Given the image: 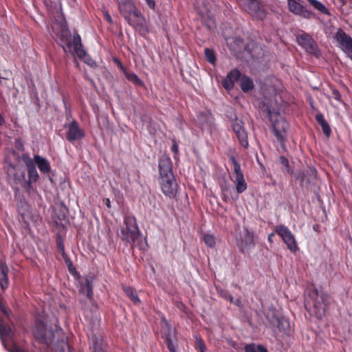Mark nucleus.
Wrapping results in <instances>:
<instances>
[{
    "label": "nucleus",
    "instance_id": "3c124183",
    "mask_svg": "<svg viewBox=\"0 0 352 352\" xmlns=\"http://www.w3.org/2000/svg\"><path fill=\"white\" fill-rule=\"evenodd\" d=\"M163 322H164V327H166V329L169 331L170 330V324L168 322V321L165 319L163 320Z\"/></svg>",
    "mask_w": 352,
    "mask_h": 352
},
{
    "label": "nucleus",
    "instance_id": "13d9d810",
    "mask_svg": "<svg viewBox=\"0 0 352 352\" xmlns=\"http://www.w3.org/2000/svg\"><path fill=\"white\" fill-rule=\"evenodd\" d=\"M12 155H13L14 156L16 155V153H15V152H13Z\"/></svg>",
    "mask_w": 352,
    "mask_h": 352
},
{
    "label": "nucleus",
    "instance_id": "2eb2a0df",
    "mask_svg": "<svg viewBox=\"0 0 352 352\" xmlns=\"http://www.w3.org/2000/svg\"><path fill=\"white\" fill-rule=\"evenodd\" d=\"M335 38L343 51L350 52L352 50V38L343 30H339L335 35Z\"/></svg>",
    "mask_w": 352,
    "mask_h": 352
},
{
    "label": "nucleus",
    "instance_id": "5701e85b",
    "mask_svg": "<svg viewBox=\"0 0 352 352\" xmlns=\"http://www.w3.org/2000/svg\"><path fill=\"white\" fill-rule=\"evenodd\" d=\"M0 337L1 339V342L4 345V347L7 349L6 342L9 338H11V329L4 324L1 320H0Z\"/></svg>",
    "mask_w": 352,
    "mask_h": 352
},
{
    "label": "nucleus",
    "instance_id": "37998d69",
    "mask_svg": "<svg viewBox=\"0 0 352 352\" xmlns=\"http://www.w3.org/2000/svg\"><path fill=\"white\" fill-rule=\"evenodd\" d=\"M239 3L243 8L245 10L246 6H248L253 0H237Z\"/></svg>",
    "mask_w": 352,
    "mask_h": 352
},
{
    "label": "nucleus",
    "instance_id": "c85d7f7f",
    "mask_svg": "<svg viewBox=\"0 0 352 352\" xmlns=\"http://www.w3.org/2000/svg\"><path fill=\"white\" fill-rule=\"evenodd\" d=\"M123 290L134 304L138 305L140 303V300L133 288L128 286H123Z\"/></svg>",
    "mask_w": 352,
    "mask_h": 352
},
{
    "label": "nucleus",
    "instance_id": "49530a36",
    "mask_svg": "<svg viewBox=\"0 0 352 352\" xmlns=\"http://www.w3.org/2000/svg\"><path fill=\"white\" fill-rule=\"evenodd\" d=\"M148 7L151 9L155 8V3L154 0H146Z\"/></svg>",
    "mask_w": 352,
    "mask_h": 352
},
{
    "label": "nucleus",
    "instance_id": "de8ad7c7",
    "mask_svg": "<svg viewBox=\"0 0 352 352\" xmlns=\"http://www.w3.org/2000/svg\"><path fill=\"white\" fill-rule=\"evenodd\" d=\"M104 17H105L106 20H107L109 23H113L112 18H111V16H110V14H109L108 12H104Z\"/></svg>",
    "mask_w": 352,
    "mask_h": 352
},
{
    "label": "nucleus",
    "instance_id": "a18cd8bd",
    "mask_svg": "<svg viewBox=\"0 0 352 352\" xmlns=\"http://www.w3.org/2000/svg\"><path fill=\"white\" fill-rule=\"evenodd\" d=\"M230 302L238 306V307H241V301L239 298H237L236 300L234 299V298L232 297V301H230Z\"/></svg>",
    "mask_w": 352,
    "mask_h": 352
},
{
    "label": "nucleus",
    "instance_id": "393cba45",
    "mask_svg": "<svg viewBox=\"0 0 352 352\" xmlns=\"http://www.w3.org/2000/svg\"><path fill=\"white\" fill-rule=\"evenodd\" d=\"M34 161H35V164H37L38 168L41 172L47 173L50 170V163L48 162V161L46 159H45L39 155H35Z\"/></svg>",
    "mask_w": 352,
    "mask_h": 352
},
{
    "label": "nucleus",
    "instance_id": "1a4fd4ad",
    "mask_svg": "<svg viewBox=\"0 0 352 352\" xmlns=\"http://www.w3.org/2000/svg\"><path fill=\"white\" fill-rule=\"evenodd\" d=\"M287 5L289 10L296 15L308 19L314 15V12L307 10L301 4L300 0H287Z\"/></svg>",
    "mask_w": 352,
    "mask_h": 352
},
{
    "label": "nucleus",
    "instance_id": "c9c22d12",
    "mask_svg": "<svg viewBox=\"0 0 352 352\" xmlns=\"http://www.w3.org/2000/svg\"><path fill=\"white\" fill-rule=\"evenodd\" d=\"M195 345L196 347L199 350V352H204L206 349L205 344L203 340L198 336H195Z\"/></svg>",
    "mask_w": 352,
    "mask_h": 352
},
{
    "label": "nucleus",
    "instance_id": "9d476101",
    "mask_svg": "<svg viewBox=\"0 0 352 352\" xmlns=\"http://www.w3.org/2000/svg\"><path fill=\"white\" fill-rule=\"evenodd\" d=\"M237 244L243 252H248L254 246L253 234L250 232L248 230L244 229V230L241 232L240 238L237 239Z\"/></svg>",
    "mask_w": 352,
    "mask_h": 352
},
{
    "label": "nucleus",
    "instance_id": "603ef678",
    "mask_svg": "<svg viewBox=\"0 0 352 352\" xmlns=\"http://www.w3.org/2000/svg\"><path fill=\"white\" fill-rule=\"evenodd\" d=\"M276 322L277 323V325L278 327H280V324L283 322H287L286 320H285L284 319H279V318H276Z\"/></svg>",
    "mask_w": 352,
    "mask_h": 352
},
{
    "label": "nucleus",
    "instance_id": "473e14b6",
    "mask_svg": "<svg viewBox=\"0 0 352 352\" xmlns=\"http://www.w3.org/2000/svg\"><path fill=\"white\" fill-rule=\"evenodd\" d=\"M217 290L221 297L228 300L229 302L232 301V296L229 293L228 291L219 287H217Z\"/></svg>",
    "mask_w": 352,
    "mask_h": 352
},
{
    "label": "nucleus",
    "instance_id": "6ab92c4d",
    "mask_svg": "<svg viewBox=\"0 0 352 352\" xmlns=\"http://www.w3.org/2000/svg\"><path fill=\"white\" fill-rule=\"evenodd\" d=\"M297 41L299 45L303 47L306 50L311 52L315 51L316 45L312 38L307 34H302L297 37Z\"/></svg>",
    "mask_w": 352,
    "mask_h": 352
},
{
    "label": "nucleus",
    "instance_id": "ea45409f",
    "mask_svg": "<svg viewBox=\"0 0 352 352\" xmlns=\"http://www.w3.org/2000/svg\"><path fill=\"white\" fill-rule=\"evenodd\" d=\"M80 58L82 59L85 63L89 65L91 67H94L96 65L95 61L94 60H92L91 58V57H89V56L87 54L86 52H85V55L83 57Z\"/></svg>",
    "mask_w": 352,
    "mask_h": 352
},
{
    "label": "nucleus",
    "instance_id": "9b49d317",
    "mask_svg": "<svg viewBox=\"0 0 352 352\" xmlns=\"http://www.w3.org/2000/svg\"><path fill=\"white\" fill-rule=\"evenodd\" d=\"M232 128L235 133L237 138L242 146L244 148H248V134L243 126V123L241 120L236 118L232 120Z\"/></svg>",
    "mask_w": 352,
    "mask_h": 352
},
{
    "label": "nucleus",
    "instance_id": "bb28decb",
    "mask_svg": "<svg viewBox=\"0 0 352 352\" xmlns=\"http://www.w3.org/2000/svg\"><path fill=\"white\" fill-rule=\"evenodd\" d=\"M8 269L6 265H0V286L3 289H6L8 287Z\"/></svg>",
    "mask_w": 352,
    "mask_h": 352
},
{
    "label": "nucleus",
    "instance_id": "4468645a",
    "mask_svg": "<svg viewBox=\"0 0 352 352\" xmlns=\"http://www.w3.org/2000/svg\"><path fill=\"white\" fill-rule=\"evenodd\" d=\"M65 127L67 129L66 137L69 141L78 140L85 136L83 130L79 127L78 124L75 120L66 125Z\"/></svg>",
    "mask_w": 352,
    "mask_h": 352
},
{
    "label": "nucleus",
    "instance_id": "e433bc0d",
    "mask_svg": "<svg viewBox=\"0 0 352 352\" xmlns=\"http://www.w3.org/2000/svg\"><path fill=\"white\" fill-rule=\"evenodd\" d=\"M205 243L209 247H213L215 245L214 237L210 234H206L204 236Z\"/></svg>",
    "mask_w": 352,
    "mask_h": 352
},
{
    "label": "nucleus",
    "instance_id": "39448f33",
    "mask_svg": "<svg viewBox=\"0 0 352 352\" xmlns=\"http://www.w3.org/2000/svg\"><path fill=\"white\" fill-rule=\"evenodd\" d=\"M61 331H54L49 328L47 324L42 322H37L33 329L34 337L40 342L50 344L55 338V336L59 335Z\"/></svg>",
    "mask_w": 352,
    "mask_h": 352
},
{
    "label": "nucleus",
    "instance_id": "f704fd0d",
    "mask_svg": "<svg viewBox=\"0 0 352 352\" xmlns=\"http://www.w3.org/2000/svg\"><path fill=\"white\" fill-rule=\"evenodd\" d=\"M21 160L25 164L28 168L35 166V161H33L28 154H23L21 156Z\"/></svg>",
    "mask_w": 352,
    "mask_h": 352
},
{
    "label": "nucleus",
    "instance_id": "0eeeda50",
    "mask_svg": "<svg viewBox=\"0 0 352 352\" xmlns=\"http://www.w3.org/2000/svg\"><path fill=\"white\" fill-rule=\"evenodd\" d=\"M230 160L233 165V176H230V179L235 184V189L237 192L236 195H238L246 190L248 185L244 179L241 166L235 157L232 156Z\"/></svg>",
    "mask_w": 352,
    "mask_h": 352
},
{
    "label": "nucleus",
    "instance_id": "7c9ffc66",
    "mask_svg": "<svg viewBox=\"0 0 352 352\" xmlns=\"http://www.w3.org/2000/svg\"><path fill=\"white\" fill-rule=\"evenodd\" d=\"M245 352H267L265 347L262 345H256L255 344H247L244 347Z\"/></svg>",
    "mask_w": 352,
    "mask_h": 352
},
{
    "label": "nucleus",
    "instance_id": "09e8293b",
    "mask_svg": "<svg viewBox=\"0 0 352 352\" xmlns=\"http://www.w3.org/2000/svg\"><path fill=\"white\" fill-rule=\"evenodd\" d=\"M104 204L106 205V206L108 208H111V201H110V199L109 198H106L104 199Z\"/></svg>",
    "mask_w": 352,
    "mask_h": 352
},
{
    "label": "nucleus",
    "instance_id": "2f4dec72",
    "mask_svg": "<svg viewBox=\"0 0 352 352\" xmlns=\"http://www.w3.org/2000/svg\"><path fill=\"white\" fill-rule=\"evenodd\" d=\"M204 54L206 60L211 64H214L216 61V56L214 55V53L213 50L206 48L204 50Z\"/></svg>",
    "mask_w": 352,
    "mask_h": 352
},
{
    "label": "nucleus",
    "instance_id": "4d7b16f0",
    "mask_svg": "<svg viewBox=\"0 0 352 352\" xmlns=\"http://www.w3.org/2000/svg\"><path fill=\"white\" fill-rule=\"evenodd\" d=\"M4 123V119L2 116L0 114V125H3Z\"/></svg>",
    "mask_w": 352,
    "mask_h": 352
},
{
    "label": "nucleus",
    "instance_id": "aec40b11",
    "mask_svg": "<svg viewBox=\"0 0 352 352\" xmlns=\"http://www.w3.org/2000/svg\"><path fill=\"white\" fill-rule=\"evenodd\" d=\"M241 77H242V76L239 71L237 69L232 70L223 80V87L226 89H231L234 86V82L240 80Z\"/></svg>",
    "mask_w": 352,
    "mask_h": 352
},
{
    "label": "nucleus",
    "instance_id": "dca6fc26",
    "mask_svg": "<svg viewBox=\"0 0 352 352\" xmlns=\"http://www.w3.org/2000/svg\"><path fill=\"white\" fill-rule=\"evenodd\" d=\"M159 168L161 178H171V176H173L172 162L168 157L163 155L160 157L159 160Z\"/></svg>",
    "mask_w": 352,
    "mask_h": 352
},
{
    "label": "nucleus",
    "instance_id": "412c9836",
    "mask_svg": "<svg viewBox=\"0 0 352 352\" xmlns=\"http://www.w3.org/2000/svg\"><path fill=\"white\" fill-rule=\"evenodd\" d=\"M221 190L223 196V199L225 201H229L230 200H236L238 195H234L232 193V188L226 184V182L220 184Z\"/></svg>",
    "mask_w": 352,
    "mask_h": 352
},
{
    "label": "nucleus",
    "instance_id": "423d86ee",
    "mask_svg": "<svg viewBox=\"0 0 352 352\" xmlns=\"http://www.w3.org/2000/svg\"><path fill=\"white\" fill-rule=\"evenodd\" d=\"M125 229L121 231L122 240L129 243H134L140 234L136 220L133 217L128 216L124 218Z\"/></svg>",
    "mask_w": 352,
    "mask_h": 352
},
{
    "label": "nucleus",
    "instance_id": "72a5a7b5",
    "mask_svg": "<svg viewBox=\"0 0 352 352\" xmlns=\"http://www.w3.org/2000/svg\"><path fill=\"white\" fill-rule=\"evenodd\" d=\"M28 175L30 180L32 182H36L38 177V173L36 170L35 166L28 168Z\"/></svg>",
    "mask_w": 352,
    "mask_h": 352
},
{
    "label": "nucleus",
    "instance_id": "20e7f679",
    "mask_svg": "<svg viewBox=\"0 0 352 352\" xmlns=\"http://www.w3.org/2000/svg\"><path fill=\"white\" fill-rule=\"evenodd\" d=\"M266 111H267L272 123L274 135L277 138L278 141L280 143H283L287 135V131L289 126L288 123L278 113L272 112L270 109L268 107H267Z\"/></svg>",
    "mask_w": 352,
    "mask_h": 352
},
{
    "label": "nucleus",
    "instance_id": "6e6552de",
    "mask_svg": "<svg viewBox=\"0 0 352 352\" xmlns=\"http://www.w3.org/2000/svg\"><path fill=\"white\" fill-rule=\"evenodd\" d=\"M275 232L282 239L287 248L292 252H296L298 250V246L294 235L291 230L284 225H278L275 227Z\"/></svg>",
    "mask_w": 352,
    "mask_h": 352
},
{
    "label": "nucleus",
    "instance_id": "f257e3e1",
    "mask_svg": "<svg viewBox=\"0 0 352 352\" xmlns=\"http://www.w3.org/2000/svg\"><path fill=\"white\" fill-rule=\"evenodd\" d=\"M309 301V311L317 318L322 319L326 314L328 305L331 302L330 296L322 291L314 289L310 294Z\"/></svg>",
    "mask_w": 352,
    "mask_h": 352
},
{
    "label": "nucleus",
    "instance_id": "4be33fe9",
    "mask_svg": "<svg viewBox=\"0 0 352 352\" xmlns=\"http://www.w3.org/2000/svg\"><path fill=\"white\" fill-rule=\"evenodd\" d=\"M90 343L94 352H104L103 341L100 335L92 334L89 336Z\"/></svg>",
    "mask_w": 352,
    "mask_h": 352
},
{
    "label": "nucleus",
    "instance_id": "7ed1b4c3",
    "mask_svg": "<svg viewBox=\"0 0 352 352\" xmlns=\"http://www.w3.org/2000/svg\"><path fill=\"white\" fill-rule=\"evenodd\" d=\"M60 45L65 52H71L73 47L74 53L82 58L85 55L83 50L81 38L78 34L72 35L67 30H63L60 40Z\"/></svg>",
    "mask_w": 352,
    "mask_h": 352
},
{
    "label": "nucleus",
    "instance_id": "f3484780",
    "mask_svg": "<svg viewBox=\"0 0 352 352\" xmlns=\"http://www.w3.org/2000/svg\"><path fill=\"white\" fill-rule=\"evenodd\" d=\"M6 171L8 175L12 177L15 180H22L25 177V169L19 166V165H13L10 163H8V160L6 161Z\"/></svg>",
    "mask_w": 352,
    "mask_h": 352
},
{
    "label": "nucleus",
    "instance_id": "c756f323",
    "mask_svg": "<svg viewBox=\"0 0 352 352\" xmlns=\"http://www.w3.org/2000/svg\"><path fill=\"white\" fill-rule=\"evenodd\" d=\"M307 1L317 10L322 14L330 15V12L327 8L320 1L318 0H307Z\"/></svg>",
    "mask_w": 352,
    "mask_h": 352
},
{
    "label": "nucleus",
    "instance_id": "f03ea898",
    "mask_svg": "<svg viewBox=\"0 0 352 352\" xmlns=\"http://www.w3.org/2000/svg\"><path fill=\"white\" fill-rule=\"evenodd\" d=\"M118 8L124 19L133 28L142 27L145 24V18L131 0L120 1Z\"/></svg>",
    "mask_w": 352,
    "mask_h": 352
},
{
    "label": "nucleus",
    "instance_id": "a878e982",
    "mask_svg": "<svg viewBox=\"0 0 352 352\" xmlns=\"http://www.w3.org/2000/svg\"><path fill=\"white\" fill-rule=\"evenodd\" d=\"M316 120L322 127V132L324 133V134L326 136L329 137L331 132V128L329 124L324 120L323 115L320 113H317L316 116Z\"/></svg>",
    "mask_w": 352,
    "mask_h": 352
},
{
    "label": "nucleus",
    "instance_id": "58836bf2",
    "mask_svg": "<svg viewBox=\"0 0 352 352\" xmlns=\"http://www.w3.org/2000/svg\"><path fill=\"white\" fill-rule=\"evenodd\" d=\"M166 341L168 343V348L170 352H176L175 346L170 339V333H167L166 335Z\"/></svg>",
    "mask_w": 352,
    "mask_h": 352
},
{
    "label": "nucleus",
    "instance_id": "6e6d98bb",
    "mask_svg": "<svg viewBox=\"0 0 352 352\" xmlns=\"http://www.w3.org/2000/svg\"><path fill=\"white\" fill-rule=\"evenodd\" d=\"M274 236V232H272L271 234H269V236H268V241L272 243V241H273L272 239H273Z\"/></svg>",
    "mask_w": 352,
    "mask_h": 352
},
{
    "label": "nucleus",
    "instance_id": "79ce46f5",
    "mask_svg": "<svg viewBox=\"0 0 352 352\" xmlns=\"http://www.w3.org/2000/svg\"><path fill=\"white\" fill-rule=\"evenodd\" d=\"M332 97L337 101L338 102H341V95L340 94V92L336 90V89H333V91H332Z\"/></svg>",
    "mask_w": 352,
    "mask_h": 352
},
{
    "label": "nucleus",
    "instance_id": "c03bdc74",
    "mask_svg": "<svg viewBox=\"0 0 352 352\" xmlns=\"http://www.w3.org/2000/svg\"><path fill=\"white\" fill-rule=\"evenodd\" d=\"M8 350L10 352H23L22 350H21L15 345L12 346L11 349H8Z\"/></svg>",
    "mask_w": 352,
    "mask_h": 352
},
{
    "label": "nucleus",
    "instance_id": "cd10ccee",
    "mask_svg": "<svg viewBox=\"0 0 352 352\" xmlns=\"http://www.w3.org/2000/svg\"><path fill=\"white\" fill-rule=\"evenodd\" d=\"M239 85L244 92H248L254 88V83L252 80L245 76H242V77H241Z\"/></svg>",
    "mask_w": 352,
    "mask_h": 352
},
{
    "label": "nucleus",
    "instance_id": "f8f14e48",
    "mask_svg": "<svg viewBox=\"0 0 352 352\" xmlns=\"http://www.w3.org/2000/svg\"><path fill=\"white\" fill-rule=\"evenodd\" d=\"M161 188L166 196L170 198H174L177 194V184L174 176H171V178L162 177Z\"/></svg>",
    "mask_w": 352,
    "mask_h": 352
},
{
    "label": "nucleus",
    "instance_id": "8fccbe9b",
    "mask_svg": "<svg viewBox=\"0 0 352 352\" xmlns=\"http://www.w3.org/2000/svg\"><path fill=\"white\" fill-rule=\"evenodd\" d=\"M280 160L283 164L286 165V166L288 164V161H287V158H285V157H280Z\"/></svg>",
    "mask_w": 352,
    "mask_h": 352
},
{
    "label": "nucleus",
    "instance_id": "4c0bfd02",
    "mask_svg": "<svg viewBox=\"0 0 352 352\" xmlns=\"http://www.w3.org/2000/svg\"><path fill=\"white\" fill-rule=\"evenodd\" d=\"M81 292L85 294L86 296L89 298H90L92 296V288L90 285L89 283L87 280L86 281V285L84 289H82Z\"/></svg>",
    "mask_w": 352,
    "mask_h": 352
},
{
    "label": "nucleus",
    "instance_id": "864d4df0",
    "mask_svg": "<svg viewBox=\"0 0 352 352\" xmlns=\"http://www.w3.org/2000/svg\"><path fill=\"white\" fill-rule=\"evenodd\" d=\"M209 11H210V10H209V9H208V8H206V10H200V14H201V16H204L206 15V14H207V13H208Z\"/></svg>",
    "mask_w": 352,
    "mask_h": 352
},
{
    "label": "nucleus",
    "instance_id": "5fc2aeb1",
    "mask_svg": "<svg viewBox=\"0 0 352 352\" xmlns=\"http://www.w3.org/2000/svg\"><path fill=\"white\" fill-rule=\"evenodd\" d=\"M172 149L174 151V153H177V151H178V146L176 144H173Z\"/></svg>",
    "mask_w": 352,
    "mask_h": 352
},
{
    "label": "nucleus",
    "instance_id": "b1692460",
    "mask_svg": "<svg viewBox=\"0 0 352 352\" xmlns=\"http://www.w3.org/2000/svg\"><path fill=\"white\" fill-rule=\"evenodd\" d=\"M119 65L128 80H129L136 86H143V82L133 72H128L121 63H119Z\"/></svg>",
    "mask_w": 352,
    "mask_h": 352
},
{
    "label": "nucleus",
    "instance_id": "a19ab883",
    "mask_svg": "<svg viewBox=\"0 0 352 352\" xmlns=\"http://www.w3.org/2000/svg\"><path fill=\"white\" fill-rule=\"evenodd\" d=\"M56 352H70L69 346L67 343L63 342L61 346H58Z\"/></svg>",
    "mask_w": 352,
    "mask_h": 352
},
{
    "label": "nucleus",
    "instance_id": "ddd939ff",
    "mask_svg": "<svg viewBox=\"0 0 352 352\" xmlns=\"http://www.w3.org/2000/svg\"><path fill=\"white\" fill-rule=\"evenodd\" d=\"M245 10L257 20H263L266 16V12L258 0H253Z\"/></svg>",
    "mask_w": 352,
    "mask_h": 352
},
{
    "label": "nucleus",
    "instance_id": "a211bd4d",
    "mask_svg": "<svg viewBox=\"0 0 352 352\" xmlns=\"http://www.w3.org/2000/svg\"><path fill=\"white\" fill-rule=\"evenodd\" d=\"M213 124V118L209 111L200 113L197 118V124L202 130L209 131Z\"/></svg>",
    "mask_w": 352,
    "mask_h": 352
}]
</instances>
